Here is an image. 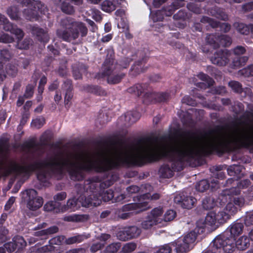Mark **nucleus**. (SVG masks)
<instances>
[{"instance_id":"f257e3e1","label":"nucleus","mask_w":253,"mask_h":253,"mask_svg":"<svg viewBox=\"0 0 253 253\" xmlns=\"http://www.w3.org/2000/svg\"><path fill=\"white\" fill-rule=\"evenodd\" d=\"M231 143L240 145V125L222 132L201 134L174 142L163 138L143 139L112 150L83 154L72 161L55 158L47 162L46 166L52 169H93L103 172L120 165H141L162 156L182 160L200 153H209L213 150L222 151Z\"/></svg>"},{"instance_id":"f03ea898","label":"nucleus","mask_w":253,"mask_h":253,"mask_svg":"<svg viewBox=\"0 0 253 253\" xmlns=\"http://www.w3.org/2000/svg\"><path fill=\"white\" fill-rule=\"evenodd\" d=\"M143 194L138 199V203H131L123 206L122 211L119 213V216L122 219L128 218L131 214L137 213L147 210L150 208L148 202L151 200L159 199L161 195L158 193L151 194L153 190V187L148 184L141 186Z\"/></svg>"},{"instance_id":"7ed1b4c3","label":"nucleus","mask_w":253,"mask_h":253,"mask_svg":"<svg viewBox=\"0 0 253 253\" xmlns=\"http://www.w3.org/2000/svg\"><path fill=\"white\" fill-rule=\"evenodd\" d=\"M238 209L232 200H229L225 209L227 212L217 209L210 211L205 219H201L197 221V226L201 228L209 226L217 227L226 222L231 215L237 212Z\"/></svg>"},{"instance_id":"20e7f679","label":"nucleus","mask_w":253,"mask_h":253,"mask_svg":"<svg viewBox=\"0 0 253 253\" xmlns=\"http://www.w3.org/2000/svg\"><path fill=\"white\" fill-rule=\"evenodd\" d=\"M234 238H226L224 236H219L213 240V248H221L225 253H232L235 247L240 250H245L249 243V239L246 236L240 237L235 242Z\"/></svg>"},{"instance_id":"39448f33","label":"nucleus","mask_w":253,"mask_h":253,"mask_svg":"<svg viewBox=\"0 0 253 253\" xmlns=\"http://www.w3.org/2000/svg\"><path fill=\"white\" fill-rule=\"evenodd\" d=\"M86 187V193L79 196V202L81 207L84 208H91L97 207L101 203L100 198L97 197V190L99 186H103V184H99L97 182H90Z\"/></svg>"},{"instance_id":"423d86ee","label":"nucleus","mask_w":253,"mask_h":253,"mask_svg":"<svg viewBox=\"0 0 253 253\" xmlns=\"http://www.w3.org/2000/svg\"><path fill=\"white\" fill-rule=\"evenodd\" d=\"M163 210L159 207L152 210L148 214L146 219L142 223V227L148 229L153 226L163 221Z\"/></svg>"},{"instance_id":"0eeeda50","label":"nucleus","mask_w":253,"mask_h":253,"mask_svg":"<svg viewBox=\"0 0 253 253\" xmlns=\"http://www.w3.org/2000/svg\"><path fill=\"white\" fill-rule=\"evenodd\" d=\"M240 193L239 188H232L229 189H226L223 191L222 195L218 199L220 203H224L227 199V197H229V199L232 200V202L238 207V209L243 207L245 203L244 198L242 197L238 196Z\"/></svg>"},{"instance_id":"6e6552de","label":"nucleus","mask_w":253,"mask_h":253,"mask_svg":"<svg viewBox=\"0 0 253 253\" xmlns=\"http://www.w3.org/2000/svg\"><path fill=\"white\" fill-rule=\"evenodd\" d=\"M197 237L195 232L191 231L185 235L183 238L176 243V250L179 253H185L194 246Z\"/></svg>"},{"instance_id":"1a4fd4ad","label":"nucleus","mask_w":253,"mask_h":253,"mask_svg":"<svg viewBox=\"0 0 253 253\" xmlns=\"http://www.w3.org/2000/svg\"><path fill=\"white\" fill-rule=\"evenodd\" d=\"M23 194L27 201V207L31 210L36 211L43 204V199L38 196L37 192L34 189H28L23 192Z\"/></svg>"},{"instance_id":"9d476101","label":"nucleus","mask_w":253,"mask_h":253,"mask_svg":"<svg viewBox=\"0 0 253 253\" xmlns=\"http://www.w3.org/2000/svg\"><path fill=\"white\" fill-rule=\"evenodd\" d=\"M115 65L113 63H105L103 66V76L110 84H117L120 82L123 76L119 75L115 71Z\"/></svg>"},{"instance_id":"9b49d317","label":"nucleus","mask_w":253,"mask_h":253,"mask_svg":"<svg viewBox=\"0 0 253 253\" xmlns=\"http://www.w3.org/2000/svg\"><path fill=\"white\" fill-rule=\"evenodd\" d=\"M174 202L183 209H191L195 204L196 199L192 196H185L183 193L176 194Z\"/></svg>"},{"instance_id":"f8f14e48","label":"nucleus","mask_w":253,"mask_h":253,"mask_svg":"<svg viewBox=\"0 0 253 253\" xmlns=\"http://www.w3.org/2000/svg\"><path fill=\"white\" fill-rule=\"evenodd\" d=\"M246 51L245 48L241 46H238L234 49V53L230 54V58H234L233 61V66L234 67H238L243 65L248 60L247 56H240Z\"/></svg>"},{"instance_id":"ddd939ff","label":"nucleus","mask_w":253,"mask_h":253,"mask_svg":"<svg viewBox=\"0 0 253 253\" xmlns=\"http://www.w3.org/2000/svg\"><path fill=\"white\" fill-rule=\"evenodd\" d=\"M0 26H2V28L5 31H10L11 33L14 35L19 41L21 39L23 36V32L19 29L14 28L13 26L8 22L4 16L0 14Z\"/></svg>"},{"instance_id":"4468645a","label":"nucleus","mask_w":253,"mask_h":253,"mask_svg":"<svg viewBox=\"0 0 253 253\" xmlns=\"http://www.w3.org/2000/svg\"><path fill=\"white\" fill-rule=\"evenodd\" d=\"M214 177H212L211 179L210 184L206 180H202L197 183L196 186V190L199 192H203L207 190L210 185L212 189H216L219 187V178L218 177L219 175H215Z\"/></svg>"},{"instance_id":"2eb2a0df","label":"nucleus","mask_w":253,"mask_h":253,"mask_svg":"<svg viewBox=\"0 0 253 253\" xmlns=\"http://www.w3.org/2000/svg\"><path fill=\"white\" fill-rule=\"evenodd\" d=\"M230 54L227 50L219 51L211 58V62L219 66H224L229 61Z\"/></svg>"},{"instance_id":"dca6fc26","label":"nucleus","mask_w":253,"mask_h":253,"mask_svg":"<svg viewBox=\"0 0 253 253\" xmlns=\"http://www.w3.org/2000/svg\"><path fill=\"white\" fill-rule=\"evenodd\" d=\"M141 233V230L136 226H132L125 231H121L118 234V238L121 240H126L129 238L138 237Z\"/></svg>"},{"instance_id":"f3484780","label":"nucleus","mask_w":253,"mask_h":253,"mask_svg":"<svg viewBox=\"0 0 253 253\" xmlns=\"http://www.w3.org/2000/svg\"><path fill=\"white\" fill-rule=\"evenodd\" d=\"M22 4L23 7H27V9H24L23 13L25 17L27 19L31 20L33 18L32 15L34 13L33 12L34 10L32 7H34L36 9V5L38 8L39 9L41 3L37 1H35L34 0H23Z\"/></svg>"},{"instance_id":"a211bd4d","label":"nucleus","mask_w":253,"mask_h":253,"mask_svg":"<svg viewBox=\"0 0 253 253\" xmlns=\"http://www.w3.org/2000/svg\"><path fill=\"white\" fill-rule=\"evenodd\" d=\"M207 41L211 44L217 43L225 46L229 45L231 43V39L225 35L217 38L213 35H209L207 37Z\"/></svg>"},{"instance_id":"6ab92c4d","label":"nucleus","mask_w":253,"mask_h":253,"mask_svg":"<svg viewBox=\"0 0 253 253\" xmlns=\"http://www.w3.org/2000/svg\"><path fill=\"white\" fill-rule=\"evenodd\" d=\"M64 241L63 236L55 237L49 241V244L42 247V251L43 252L52 253L57 251L58 246L60 245Z\"/></svg>"},{"instance_id":"aec40b11","label":"nucleus","mask_w":253,"mask_h":253,"mask_svg":"<svg viewBox=\"0 0 253 253\" xmlns=\"http://www.w3.org/2000/svg\"><path fill=\"white\" fill-rule=\"evenodd\" d=\"M82 0H54V2L60 6L62 10L67 14H72L74 12V9L69 2L70 1L74 2L76 4L82 3Z\"/></svg>"},{"instance_id":"412c9836","label":"nucleus","mask_w":253,"mask_h":253,"mask_svg":"<svg viewBox=\"0 0 253 253\" xmlns=\"http://www.w3.org/2000/svg\"><path fill=\"white\" fill-rule=\"evenodd\" d=\"M80 208L81 204L79 202V197L78 199L72 197L67 200L66 205L61 207V212L67 211H75L79 210Z\"/></svg>"},{"instance_id":"4be33fe9","label":"nucleus","mask_w":253,"mask_h":253,"mask_svg":"<svg viewBox=\"0 0 253 253\" xmlns=\"http://www.w3.org/2000/svg\"><path fill=\"white\" fill-rule=\"evenodd\" d=\"M29 178V175H11L9 186L15 184L14 192H17L21 186Z\"/></svg>"},{"instance_id":"5701e85b","label":"nucleus","mask_w":253,"mask_h":253,"mask_svg":"<svg viewBox=\"0 0 253 253\" xmlns=\"http://www.w3.org/2000/svg\"><path fill=\"white\" fill-rule=\"evenodd\" d=\"M37 180L35 182V186L38 188L43 187H46L49 185L51 183L50 175H36Z\"/></svg>"},{"instance_id":"b1692460","label":"nucleus","mask_w":253,"mask_h":253,"mask_svg":"<svg viewBox=\"0 0 253 253\" xmlns=\"http://www.w3.org/2000/svg\"><path fill=\"white\" fill-rule=\"evenodd\" d=\"M61 207L59 203L56 201H50L44 206V209L47 211H53L55 213L61 212Z\"/></svg>"},{"instance_id":"393cba45","label":"nucleus","mask_w":253,"mask_h":253,"mask_svg":"<svg viewBox=\"0 0 253 253\" xmlns=\"http://www.w3.org/2000/svg\"><path fill=\"white\" fill-rule=\"evenodd\" d=\"M110 238V236L108 234L101 235L100 237V242L93 244L91 247V252L95 253L101 249L104 246L105 241L108 240Z\"/></svg>"},{"instance_id":"a878e982","label":"nucleus","mask_w":253,"mask_h":253,"mask_svg":"<svg viewBox=\"0 0 253 253\" xmlns=\"http://www.w3.org/2000/svg\"><path fill=\"white\" fill-rule=\"evenodd\" d=\"M244 225L243 223L236 222L232 224L230 227V233L232 236L230 238H235L236 236H239L243 231Z\"/></svg>"},{"instance_id":"bb28decb","label":"nucleus","mask_w":253,"mask_h":253,"mask_svg":"<svg viewBox=\"0 0 253 253\" xmlns=\"http://www.w3.org/2000/svg\"><path fill=\"white\" fill-rule=\"evenodd\" d=\"M58 228L56 226H52L46 230H42L37 231L35 233V236L40 237L41 239H46V237L48 234H51L57 232Z\"/></svg>"},{"instance_id":"cd10ccee","label":"nucleus","mask_w":253,"mask_h":253,"mask_svg":"<svg viewBox=\"0 0 253 253\" xmlns=\"http://www.w3.org/2000/svg\"><path fill=\"white\" fill-rule=\"evenodd\" d=\"M89 237V234L78 235L68 238L66 240V243L68 244H71L76 243H80L82 241H84V239H87Z\"/></svg>"},{"instance_id":"c85d7f7f","label":"nucleus","mask_w":253,"mask_h":253,"mask_svg":"<svg viewBox=\"0 0 253 253\" xmlns=\"http://www.w3.org/2000/svg\"><path fill=\"white\" fill-rule=\"evenodd\" d=\"M57 34L60 37L65 41H69L71 39H75L77 38L78 36V32L76 31V32H73L71 34L68 33V31L62 32L60 31H58Z\"/></svg>"},{"instance_id":"c756f323","label":"nucleus","mask_w":253,"mask_h":253,"mask_svg":"<svg viewBox=\"0 0 253 253\" xmlns=\"http://www.w3.org/2000/svg\"><path fill=\"white\" fill-rule=\"evenodd\" d=\"M33 33L36 34L39 40L43 42H47L48 40V37L46 32L42 29L35 28L33 30Z\"/></svg>"},{"instance_id":"7c9ffc66","label":"nucleus","mask_w":253,"mask_h":253,"mask_svg":"<svg viewBox=\"0 0 253 253\" xmlns=\"http://www.w3.org/2000/svg\"><path fill=\"white\" fill-rule=\"evenodd\" d=\"M136 248V244L134 243H128L125 244L123 247L121 251L122 253H130L134 251Z\"/></svg>"},{"instance_id":"2f4dec72","label":"nucleus","mask_w":253,"mask_h":253,"mask_svg":"<svg viewBox=\"0 0 253 253\" xmlns=\"http://www.w3.org/2000/svg\"><path fill=\"white\" fill-rule=\"evenodd\" d=\"M101 8L102 10L109 12L115 9L116 5L110 1L105 0L101 4Z\"/></svg>"},{"instance_id":"473e14b6","label":"nucleus","mask_w":253,"mask_h":253,"mask_svg":"<svg viewBox=\"0 0 253 253\" xmlns=\"http://www.w3.org/2000/svg\"><path fill=\"white\" fill-rule=\"evenodd\" d=\"M13 242L16 248L19 250L26 246V242L22 237L16 236L13 239Z\"/></svg>"},{"instance_id":"72a5a7b5","label":"nucleus","mask_w":253,"mask_h":253,"mask_svg":"<svg viewBox=\"0 0 253 253\" xmlns=\"http://www.w3.org/2000/svg\"><path fill=\"white\" fill-rule=\"evenodd\" d=\"M86 13L96 21H100L102 19L100 12L98 10L90 9L86 12Z\"/></svg>"},{"instance_id":"f704fd0d","label":"nucleus","mask_w":253,"mask_h":253,"mask_svg":"<svg viewBox=\"0 0 253 253\" xmlns=\"http://www.w3.org/2000/svg\"><path fill=\"white\" fill-rule=\"evenodd\" d=\"M234 27L237 30L242 34L247 35L250 32V28L247 25L243 23H235Z\"/></svg>"},{"instance_id":"c9c22d12","label":"nucleus","mask_w":253,"mask_h":253,"mask_svg":"<svg viewBox=\"0 0 253 253\" xmlns=\"http://www.w3.org/2000/svg\"><path fill=\"white\" fill-rule=\"evenodd\" d=\"M86 218L84 215H79L74 214L72 215L65 216L64 220L67 221H83Z\"/></svg>"},{"instance_id":"e433bc0d","label":"nucleus","mask_w":253,"mask_h":253,"mask_svg":"<svg viewBox=\"0 0 253 253\" xmlns=\"http://www.w3.org/2000/svg\"><path fill=\"white\" fill-rule=\"evenodd\" d=\"M140 118V115L137 112L133 113L128 112L126 115V120L129 123L136 122Z\"/></svg>"},{"instance_id":"4c0bfd02","label":"nucleus","mask_w":253,"mask_h":253,"mask_svg":"<svg viewBox=\"0 0 253 253\" xmlns=\"http://www.w3.org/2000/svg\"><path fill=\"white\" fill-rule=\"evenodd\" d=\"M176 216V212L174 211L169 210H168L164 214L163 221L167 222L172 220Z\"/></svg>"},{"instance_id":"58836bf2","label":"nucleus","mask_w":253,"mask_h":253,"mask_svg":"<svg viewBox=\"0 0 253 253\" xmlns=\"http://www.w3.org/2000/svg\"><path fill=\"white\" fill-rule=\"evenodd\" d=\"M121 247L120 243H113L107 247L106 252L107 253H115L120 249Z\"/></svg>"},{"instance_id":"ea45409f","label":"nucleus","mask_w":253,"mask_h":253,"mask_svg":"<svg viewBox=\"0 0 253 253\" xmlns=\"http://www.w3.org/2000/svg\"><path fill=\"white\" fill-rule=\"evenodd\" d=\"M216 204L212 198H207L203 201V206L205 209H211L215 206Z\"/></svg>"},{"instance_id":"a19ab883","label":"nucleus","mask_w":253,"mask_h":253,"mask_svg":"<svg viewBox=\"0 0 253 253\" xmlns=\"http://www.w3.org/2000/svg\"><path fill=\"white\" fill-rule=\"evenodd\" d=\"M67 88L64 96V104L66 106H68L73 97V93L72 92L71 89L70 88V85L69 84H67Z\"/></svg>"},{"instance_id":"79ce46f5","label":"nucleus","mask_w":253,"mask_h":253,"mask_svg":"<svg viewBox=\"0 0 253 253\" xmlns=\"http://www.w3.org/2000/svg\"><path fill=\"white\" fill-rule=\"evenodd\" d=\"M141 187L139 188L138 186L135 185L130 186L126 188V196L127 197H129L132 194L136 193L138 192H140L141 194V195L143 194L141 191Z\"/></svg>"},{"instance_id":"37998d69","label":"nucleus","mask_w":253,"mask_h":253,"mask_svg":"<svg viewBox=\"0 0 253 253\" xmlns=\"http://www.w3.org/2000/svg\"><path fill=\"white\" fill-rule=\"evenodd\" d=\"M44 124V119L42 117L36 118L33 120L31 123L32 127L39 128L42 126Z\"/></svg>"},{"instance_id":"c03bdc74","label":"nucleus","mask_w":253,"mask_h":253,"mask_svg":"<svg viewBox=\"0 0 253 253\" xmlns=\"http://www.w3.org/2000/svg\"><path fill=\"white\" fill-rule=\"evenodd\" d=\"M114 196L115 195L111 190H107L104 192L101 197L104 201L107 202L112 199Z\"/></svg>"},{"instance_id":"a18cd8bd","label":"nucleus","mask_w":253,"mask_h":253,"mask_svg":"<svg viewBox=\"0 0 253 253\" xmlns=\"http://www.w3.org/2000/svg\"><path fill=\"white\" fill-rule=\"evenodd\" d=\"M7 13L12 19L16 20L18 18L17 8L16 7H12L7 10Z\"/></svg>"},{"instance_id":"49530a36","label":"nucleus","mask_w":253,"mask_h":253,"mask_svg":"<svg viewBox=\"0 0 253 253\" xmlns=\"http://www.w3.org/2000/svg\"><path fill=\"white\" fill-rule=\"evenodd\" d=\"M229 85L236 92H240L242 90L240 84L236 81H231L229 83Z\"/></svg>"},{"instance_id":"de8ad7c7","label":"nucleus","mask_w":253,"mask_h":253,"mask_svg":"<svg viewBox=\"0 0 253 253\" xmlns=\"http://www.w3.org/2000/svg\"><path fill=\"white\" fill-rule=\"evenodd\" d=\"M242 168L240 166L238 165H233L232 166L230 167L227 169L228 173L234 172V174H239V173L241 172Z\"/></svg>"},{"instance_id":"09e8293b","label":"nucleus","mask_w":253,"mask_h":253,"mask_svg":"<svg viewBox=\"0 0 253 253\" xmlns=\"http://www.w3.org/2000/svg\"><path fill=\"white\" fill-rule=\"evenodd\" d=\"M171 249L169 245H165L159 247L158 250L154 253H171Z\"/></svg>"},{"instance_id":"8fccbe9b","label":"nucleus","mask_w":253,"mask_h":253,"mask_svg":"<svg viewBox=\"0 0 253 253\" xmlns=\"http://www.w3.org/2000/svg\"><path fill=\"white\" fill-rule=\"evenodd\" d=\"M142 91V87L141 84H137L128 89V91L129 92H134L137 95H139Z\"/></svg>"},{"instance_id":"3c124183","label":"nucleus","mask_w":253,"mask_h":253,"mask_svg":"<svg viewBox=\"0 0 253 253\" xmlns=\"http://www.w3.org/2000/svg\"><path fill=\"white\" fill-rule=\"evenodd\" d=\"M242 73L245 76H253V65L242 70Z\"/></svg>"},{"instance_id":"603ef678","label":"nucleus","mask_w":253,"mask_h":253,"mask_svg":"<svg viewBox=\"0 0 253 253\" xmlns=\"http://www.w3.org/2000/svg\"><path fill=\"white\" fill-rule=\"evenodd\" d=\"M67 197V194L64 192L59 193L55 195L54 197L55 201L57 202L64 200Z\"/></svg>"},{"instance_id":"864d4df0","label":"nucleus","mask_w":253,"mask_h":253,"mask_svg":"<svg viewBox=\"0 0 253 253\" xmlns=\"http://www.w3.org/2000/svg\"><path fill=\"white\" fill-rule=\"evenodd\" d=\"M221 251H223L221 248H218L217 249L213 248V241L212 244H211L210 247L209 249L204 252L203 253H217L218 252H220Z\"/></svg>"},{"instance_id":"5fc2aeb1","label":"nucleus","mask_w":253,"mask_h":253,"mask_svg":"<svg viewBox=\"0 0 253 253\" xmlns=\"http://www.w3.org/2000/svg\"><path fill=\"white\" fill-rule=\"evenodd\" d=\"M13 41V38L7 34H4L0 37V41L3 42H11Z\"/></svg>"},{"instance_id":"6e6d98bb","label":"nucleus","mask_w":253,"mask_h":253,"mask_svg":"<svg viewBox=\"0 0 253 253\" xmlns=\"http://www.w3.org/2000/svg\"><path fill=\"white\" fill-rule=\"evenodd\" d=\"M161 174H171L172 172V169L168 166H164L160 169Z\"/></svg>"},{"instance_id":"4d7b16f0","label":"nucleus","mask_w":253,"mask_h":253,"mask_svg":"<svg viewBox=\"0 0 253 253\" xmlns=\"http://www.w3.org/2000/svg\"><path fill=\"white\" fill-rule=\"evenodd\" d=\"M15 200V198L14 197H11L6 203L5 205V210L6 211L10 210V209L11 207V206L14 203Z\"/></svg>"},{"instance_id":"13d9d810","label":"nucleus","mask_w":253,"mask_h":253,"mask_svg":"<svg viewBox=\"0 0 253 253\" xmlns=\"http://www.w3.org/2000/svg\"><path fill=\"white\" fill-rule=\"evenodd\" d=\"M33 85H29L27 86L25 95L27 97H30L32 95L33 93Z\"/></svg>"},{"instance_id":"bf43d9fd","label":"nucleus","mask_w":253,"mask_h":253,"mask_svg":"<svg viewBox=\"0 0 253 253\" xmlns=\"http://www.w3.org/2000/svg\"><path fill=\"white\" fill-rule=\"evenodd\" d=\"M5 248L10 252H13L17 249L16 246H15L14 242L5 245Z\"/></svg>"},{"instance_id":"052dcab7","label":"nucleus","mask_w":253,"mask_h":253,"mask_svg":"<svg viewBox=\"0 0 253 253\" xmlns=\"http://www.w3.org/2000/svg\"><path fill=\"white\" fill-rule=\"evenodd\" d=\"M245 223L247 225H253V214L246 217Z\"/></svg>"},{"instance_id":"680f3d73","label":"nucleus","mask_w":253,"mask_h":253,"mask_svg":"<svg viewBox=\"0 0 253 253\" xmlns=\"http://www.w3.org/2000/svg\"><path fill=\"white\" fill-rule=\"evenodd\" d=\"M0 54L4 59H8L10 57L9 52L6 50H2Z\"/></svg>"},{"instance_id":"e2e57ef3","label":"nucleus","mask_w":253,"mask_h":253,"mask_svg":"<svg viewBox=\"0 0 253 253\" xmlns=\"http://www.w3.org/2000/svg\"><path fill=\"white\" fill-rule=\"evenodd\" d=\"M250 184V182L249 180H245L240 182L239 187H248Z\"/></svg>"},{"instance_id":"0e129e2a","label":"nucleus","mask_w":253,"mask_h":253,"mask_svg":"<svg viewBox=\"0 0 253 253\" xmlns=\"http://www.w3.org/2000/svg\"><path fill=\"white\" fill-rule=\"evenodd\" d=\"M133 70L135 71L137 73H139L144 71V69H142L141 65H134Z\"/></svg>"},{"instance_id":"69168bd1","label":"nucleus","mask_w":253,"mask_h":253,"mask_svg":"<svg viewBox=\"0 0 253 253\" xmlns=\"http://www.w3.org/2000/svg\"><path fill=\"white\" fill-rule=\"evenodd\" d=\"M221 27L225 32L228 31L230 29V25L226 23H222L221 25Z\"/></svg>"},{"instance_id":"338daca9","label":"nucleus","mask_w":253,"mask_h":253,"mask_svg":"<svg viewBox=\"0 0 253 253\" xmlns=\"http://www.w3.org/2000/svg\"><path fill=\"white\" fill-rule=\"evenodd\" d=\"M112 38V36L111 34H108L106 35L105 36H104L102 37L101 41L103 42H108L110 40H111Z\"/></svg>"},{"instance_id":"774afa93","label":"nucleus","mask_w":253,"mask_h":253,"mask_svg":"<svg viewBox=\"0 0 253 253\" xmlns=\"http://www.w3.org/2000/svg\"><path fill=\"white\" fill-rule=\"evenodd\" d=\"M79 29L83 33V36L86 34L87 30L82 23L80 24Z\"/></svg>"}]
</instances>
